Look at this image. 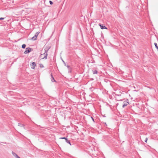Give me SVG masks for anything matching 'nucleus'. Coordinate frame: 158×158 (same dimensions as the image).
<instances>
[{"label":"nucleus","instance_id":"11","mask_svg":"<svg viewBox=\"0 0 158 158\" xmlns=\"http://www.w3.org/2000/svg\"><path fill=\"white\" fill-rule=\"evenodd\" d=\"M12 154L13 156H14L15 158H16V157L18 156V155L15 153L13 151L12 152Z\"/></svg>","mask_w":158,"mask_h":158},{"label":"nucleus","instance_id":"22","mask_svg":"<svg viewBox=\"0 0 158 158\" xmlns=\"http://www.w3.org/2000/svg\"><path fill=\"white\" fill-rule=\"evenodd\" d=\"M148 140V138L147 137V138H146V139H145V140L144 141H145L146 143H147V141Z\"/></svg>","mask_w":158,"mask_h":158},{"label":"nucleus","instance_id":"8","mask_svg":"<svg viewBox=\"0 0 158 158\" xmlns=\"http://www.w3.org/2000/svg\"><path fill=\"white\" fill-rule=\"evenodd\" d=\"M50 47L49 46H46V48L44 49V51H47L48 52L49 50L50 49Z\"/></svg>","mask_w":158,"mask_h":158},{"label":"nucleus","instance_id":"5","mask_svg":"<svg viewBox=\"0 0 158 158\" xmlns=\"http://www.w3.org/2000/svg\"><path fill=\"white\" fill-rule=\"evenodd\" d=\"M42 54H43V55H44V56L43 58H42V59H47V56H48V52H47V51H45L44 53Z\"/></svg>","mask_w":158,"mask_h":158},{"label":"nucleus","instance_id":"26","mask_svg":"<svg viewBox=\"0 0 158 158\" xmlns=\"http://www.w3.org/2000/svg\"><path fill=\"white\" fill-rule=\"evenodd\" d=\"M16 158H20V157L18 156L16 157Z\"/></svg>","mask_w":158,"mask_h":158},{"label":"nucleus","instance_id":"21","mask_svg":"<svg viewBox=\"0 0 158 158\" xmlns=\"http://www.w3.org/2000/svg\"><path fill=\"white\" fill-rule=\"evenodd\" d=\"M91 118H92V120H93V121L94 122H95V121H94V118H93L92 117V116L91 117Z\"/></svg>","mask_w":158,"mask_h":158},{"label":"nucleus","instance_id":"7","mask_svg":"<svg viewBox=\"0 0 158 158\" xmlns=\"http://www.w3.org/2000/svg\"><path fill=\"white\" fill-rule=\"evenodd\" d=\"M36 65V64L35 62H32L31 64V68L33 69H35V67Z\"/></svg>","mask_w":158,"mask_h":158},{"label":"nucleus","instance_id":"19","mask_svg":"<svg viewBox=\"0 0 158 158\" xmlns=\"http://www.w3.org/2000/svg\"><path fill=\"white\" fill-rule=\"evenodd\" d=\"M40 66L41 68H44V66L42 64H40Z\"/></svg>","mask_w":158,"mask_h":158},{"label":"nucleus","instance_id":"3","mask_svg":"<svg viewBox=\"0 0 158 158\" xmlns=\"http://www.w3.org/2000/svg\"><path fill=\"white\" fill-rule=\"evenodd\" d=\"M129 102L128 99H127V100L123 102V105L122 107L123 108H124L126 106L127 104H129Z\"/></svg>","mask_w":158,"mask_h":158},{"label":"nucleus","instance_id":"29","mask_svg":"<svg viewBox=\"0 0 158 158\" xmlns=\"http://www.w3.org/2000/svg\"><path fill=\"white\" fill-rule=\"evenodd\" d=\"M91 80H94V79H93H93H92Z\"/></svg>","mask_w":158,"mask_h":158},{"label":"nucleus","instance_id":"28","mask_svg":"<svg viewBox=\"0 0 158 158\" xmlns=\"http://www.w3.org/2000/svg\"><path fill=\"white\" fill-rule=\"evenodd\" d=\"M128 7L127 6H126V8H127Z\"/></svg>","mask_w":158,"mask_h":158},{"label":"nucleus","instance_id":"16","mask_svg":"<svg viewBox=\"0 0 158 158\" xmlns=\"http://www.w3.org/2000/svg\"><path fill=\"white\" fill-rule=\"evenodd\" d=\"M61 60L63 62L64 64V66H66L67 65L66 64L65 62L62 58L61 59Z\"/></svg>","mask_w":158,"mask_h":158},{"label":"nucleus","instance_id":"6","mask_svg":"<svg viewBox=\"0 0 158 158\" xmlns=\"http://www.w3.org/2000/svg\"><path fill=\"white\" fill-rule=\"evenodd\" d=\"M51 81L52 82H56V81L54 79V78L52 75V73H51Z\"/></svg>","mask_w":158,"mask_h":158},{"label":"nucleus","instance_id":"18","mask_svg":"<svg viewBox=\"0 0 158 158\" xmlns=\"http://www.w3.org/2000/svg\"><path fill=\"white\" fill-rule=\"evenodd\" d=\"M49 2L50 4L51 5H52L53 4V2L52 1H51V0L49 1Z\"/></svg>","mask_w":158,"mask_h":158},{"label":"nucleus","instance_id":"13","mask_svg":"<svg viewBox=\"0 0 158 158\" xmlns=\"http://www.w3.org/2000/svg\"><path fill=\"white\" fill-rule=\"evenodd\" d=\"M26 46V45L25 44H23L22 45V48L24 49L25 48Z\"/></svg>","mask_w":158,"mask_h":158},{"label":"nucleus","instance_id":"24","mask_svg":"<svg viewBox=\"0 0 158 158\" xmlns=\"http://www.w3.org/2000/svg\"><path fill=\"white\" fill-rule=\"evenodd\" d=\"M69 70V72H68L69 73H71L72 72V70H71V69H70Z\"/></svg>","mask_w":158,"mask_h":158},{"label":"nucleus","instance_id":"2","mask_svg":"<svg viewBox=\"0 0 158 158\" xmlns=\"http://www.w3.org/2000/svg\"><path fill=\"white\" fill-rule=\"evenodd\" d=\"M32 49L31 48L29 47L27 48L26 49L25 51L24 52V53L25 54L29 53L32 51Z\"/></svg>","mask_w":158,"mask_h":158},{"label":"nucleus","instance_id":"20","mask_svg":"<svg viewBox=\"0 0 158 158\" xmlns=\"http://www.w3.org/2000/svg\"><path fill=\"white\" fill-rule=\"evenodd\" d=\"M5 19L4 18L1 17L0 18V20H2Z\"/></svg>","mask_w":158,"mask_h":158},{"label":"nucleus","instance_id":"27","mask_svg":"<svg viewBox=\"0 0 158 158\" xmlns=\"http://www.w3.org/2000/svg\"><path fill=\"white\" fill-rule=\"evenodd\" d=\"M103 117H106V116H105V115H103Z\"/></svg>","mask_w":158,"mask_h":158},{"label":"nucleus","instance_id":"17","mask_svg":"<svg viewBox=\"0 0 158 158\" xmlns=\"http://www.w3.org/2000/svg\"><path fill=\"white\" fill-rule=\"evenodd\" d=\"M66 66H67L68 70H70L71 69L70 66L69 65H66Z\"/></svg>","mask_w":158,"mask_h":158},{"label":"nucleus","instance_id":"4","mask_svg":"<svg viewBox=\"0 0 158 158\" xmlns=\"http://www.w3.org/2000/svg\"><path fill=\"white\" fill-rule=\"evenodd\" d=\"M99 26L102 29H108V28L105 26L103 24L101 23H99L98 24Z\"/></svg>","mask_w":158,"mask_h":158},{"label":"nucleus","instance_id":"14","mask_svg":"<svg viewBox=\"0 0 158 158\" xmlns=\"http://www.w3.org/2000/svg\"><path fill=\"white\" fill-rule=\"evenodd\" d=\"M154 45L155 46V47L156 49H157V50H158V46H157V44L156 43H154Z\"/></svg>","mask_w":158,"mask_h":158},{"label":"nucleus","instance_id":"23","mask_svg":"<svg viewBox=\"0 0 158 158\" xmlns=\"http://www.w3.org/2000/svg\"><path fill=\"white\" fill-rule=\"evenodd\" d=\"M42 56H43V54H41L40 55V58H41V59H42V58H43V57Z\"/></svg>","mask_w":158,"mask_h":158},{"label":"nucleus","instance_id":"10","mask_svg":"<svg viewBox=\"0 0 158 158\" xmlns=\"http://www.w3.org/2000/svg\"><path fill=\"white\" fill-rule=\"evenodd\" d=\"M65 141L67 143L69 144L70 145H72V144L71 143L70 140H68V139H66V140H65Z\"/></svg>","mask_w":158,"mask_h":158},{"label":"nucleus","instance_id":"15","mask_svg":"<svg viewBox=\"0 0 158 158\" xmlns=\"http://www.w3.org/2000/svg\"><path fill=\"white\" fill-rule=\"evenodd\" d=\"M60 139H64L65 140H66V139H68L67 138L65 137H61L60 138Z\"/></svg>","mask_w":158,"mask_h":158},{"label":"nucleus","instance_id":"1","mask_svg":"<svg viewBox=\"0 0 158 158\" xmlns=\"http://www.w3.org/2000/svg\"><path fill=\"white\" fill-rule=\"evenodd\" d=\"M40 33V32H36L35 33L34 36L32 38H31V39L33 41L36 40L37 39V36Z\"/></svg>","mask_w":158,"mask_h":158},{"label":"nucleus","instance_id":"12","mask_svg":"<svg viewBox=\"0 0 158 158\" xmlns=\"http://www.w3.org/2000/svg\"><path fill=\"white\" fill-rule=\"evenodd\" d=\"M93 74H97L98 73V72L97 70H92Z\"/></svg>","mask_w":158,"mask_h":158},{"label":"nucleus","instance_id":"25","mask_svg":"<svg viewBox=\"0 0 158 158\" xmlns=\"http://www.w3.org/2000/svg\"><path fill=\"white\" fill-rule=\"evenodd\" d=\"M104 123V126H107V124H106V123Z\"/></svg>","mask_w":158,"mask_h":158},{"label":"nucleus","instance_id":"9","mask_svg":"<svg viewBox=\"0 0 158 158\" xmlns=\"http://www.w3.org/2000/svg\"><path fill=\"white\" fill-rule=\"evenodd\" d=\"M18 126L21 127H23L25 128V125L21 123H19Z\"/></svg>","mask_w":158,"mask_h":158}]
</instances>
